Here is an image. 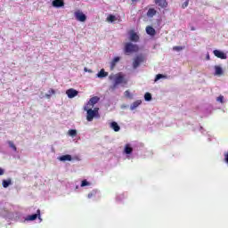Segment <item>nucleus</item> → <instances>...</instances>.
<instances>
[{
	"mask_svg": "<svg viewBox=\"0 0 228 228\" xmlns=\"http://www.w3.org/2000/svg\"><path fill=\"white\" fill-rule=\"evenodd\" d=\"M52 4L54 8H61L62 6H65V2H63V0H53Z\"/></svg>",
	"mask_w": 228,
	"mask_h": 228,
	"instance_id": "nucleus-11",
	"label": "nucleus"
},
{
	"mask_svg": "<svg viewBox=\"0 0 228 228\" xmlns=\"http://www.w3.org/2000/svg\"><path fill=\"white\" fill-rule=\"evenodd\" d=\"M84 110L87 113V122H92L94 118H101V114H99V107H95L94 110L90 107H84Z\"/></svg>",
	"mask_w": 228,
	"mask_h": 228,
	"instance_id": "nucleus-1",
	"label": "nucleus"
},
{
	"mask_svg": "<svg viewBox=\"0 0 228 228\" xmlns=\"http://www.w3.org/2000/svg\"><path fill=\"white\" fill-rule=\"evenodd\" d=\"M97 77L100 79H102V77H108V72L104 71V69H102L97 74Z\"/></svg>",
	"mask_w": 228,
	"mask_h": 228,
	"instance_id": "nucleus-19",
	"label": "nucleus"
},
{
	"mask_svg": "<svg viewBox=\"0 0 228 228\" xmlns=\"http://www.w3.org/2000/svg\"><path fill=\"white\" fill-rule=\"evenodd\" d=\"M191 31H195L194 27H191Z\"/></svg>",
	"mask_w": 228,
	"mask_h": 228,
	"instance_id": "nucleus-38",
	"label": "nucleus"
},
{
	"mask_svg": "<svg viewBox=\"0 0 228 228\" xmlns=\"http://www.w3.org/2000/svg\"><path fill=\"white\" fill-rule=\"evenodd\" d=\"M38 216H40V210H37V214H33L31 216H27L26 220L28 221H33V220H37V218H38Z\"/></svg>",
	"mask_w": 228,
	"mask_h": 228,
	"instance_id": "nucleus-15",
	"label": "nucleus"
},
{
	"mask_svg": "<svg viewBox=\"0 0 228 228\" xmlns=\"http://www.w3.org/2000/svg\"><path fill=\"white\" fill-rule=\"evenodd\" d=\"M110 127L111 129H113V131H115L116 133H118V131H120V126H118V122L113 121L110 124Z\"/></svg>",
	"mask_w": 228,
	"mask_h": 228,
	"instance_id": "nucleus-16",
	"label": "nucleus"
},
{
	"mask_svg": "<svg viewBox=\"0 0 228 228\" xmlns=\"http://www.w3.org/2000/svg\"><path fill=\"white\" fill-rule=\"evenodd\" d=\"M215 75L216 76H223L224 75V69H222V67L220 66H215Z\"/></svg>",
	"mask_w": 228,
	"mask_h": 228,
	"instance_id": "nucleus-18",
	"label": "nucleus"
},
{
	"mask_svg": "<svg viewBox=\"0 0 228 228\" xmlns=\"http://www.w3.org/2000/svg\"><path fill=\"white\" fill-rule=\"evenodd\" d=\"M224 161H225V163H227V165H228V151L224 152Z\"/></svg>",
	"mask_w": 228,
	"mask_h": 228,
	"instance_id": "nucleus-34",
	"label": "nucleus"
},
{
	"mask_svg": "<svg viewBox=\"0 0 228 228\" xmlns=\"http://www.w3.org/2000/svg\"><path fill=\"white\" fill-rule=\"evenodd\" d=\"M85 72H88V69L85 68L84 69Z\"/></svg>",
	"mask_w": 228,
	"mask_h": 228,
	"instance_id": "nucleus-39",
	"label": "nucleus"
},
{
	"mask_svg": "<svg viewBox=\"0 0 228 228\" xmlns=\"http://www.w3.org/2000/svg\"><path fill=\"white\" fill-rule=\"evenodd\" d=\"M138 51H140V46L138 45H134L131 42L125 43V45H124L125 54H134V53H138Z\"/></svg>",
	"mask_w": 228,
	"mask_h": 228,
	"instance_id": "nucleus-2",
	"label": "nucleus"
},
{
	"mask_svg": "<svg viewBox=\"0 0 228 228\" xmlns=\"http://www.w3.org/2000/svg\"><path fill=\"white\" fill-rule=\"evenodd\" d=\"M127 85V79L122 74H118L115 77V82L113 86L110 87L111 90H115L118 85Z\"/></svg>",
	"mask_w": 228,
	"mask_h": 228,
	"instance_id": "nucleus-3",
	"label": "nucleus"
},
{
	"mask_svg": "<svg viewBox=\"0 0 228 228\" xmlns=\"http://www.w3.org/2000/svg\"><path fill=\"white\" fill-rule=\"evenodd\" d=\"M133 1V3H134V1H137V0H132Z\"/></svg>",
	"mask_w": 228,
	"mask_h": 228,
	"instance_id": "nucleus-40",
	"label": "nucleus"
},
{
	"mask_svg": "<svg viewBox=\"0 0 228 228\" xmlns=\"http://www.w3.org/2000/svg\"><path fill=\"white\" fill-rule=\"evenodd\" d=\"M2 184L4 188H8L12 184V179L3 180Z\"/></svg>",
	"mask_w": 228,
	"mask_h": 228,
	"instance_id": "nucleus-22",
	"label": "nucleus"
},
{
	"mask_svg": "<svg viewBox=\"0 0 228 228\" xmlns=\"http://www.w3.org/2000/svg\"><path fill=\"white\" fill-rule=\"evenodd\" d=\"M143 61H145V56H143L142 54L135 56L133 61V69H138L140 67V65H142V63H143Z\"/></svg>",
	"mask_w": 228,
	"mask_h": 228,
	"instance_id": "nucleus-4",
	"label": "nucleus"
},
{
	"mask_svg": "<svg viewBox=\"0 0 228 228\" xmlns=\"http://www.w3.org/2000/svg\"><path fill=\"white\" fill-rule=\"evenodd\" d=\"M140 104H142V100H136L135 102H134L131 106H130V110L133 111L134 110H136L138 108V106H140Z\"/></svg>",
	"mask_w": 228,
	"mask_h": 228,
	"instance_id": "nucleus-14",
	"label": "nucleus"
},
{
	"mask_svg": "<svg viewBox=\"0 0 228 228\" xmlns=\"http://www.w3.org/2000/svg\"><path fill=\"white\" fill-rule=\"evenodd\" d=\"M163 77H165L164 75L158 74L155 77V81H159V79H163Z\"/></svg>",
	"mask_w": 228,
	"mask_h": 228,
	"instance_id": "nucleus-30",
	"label": "nucleus"
},
{
	"mask_svg": "<svg viewBox=\"0 0 228 228\" xmlns=\"http://www.w3.org/2000/svg\"><path fill=\"white\" fill-rule=\"evenodd\" d=\"M214 55L216 56V58H220V60H227V54L225 53L220 51V50H214Z\"/></svg>",
	"mask_w": 228,
	"mask_h": 228,
	"instance_id": "nucleus-8",
	"label": "nucleus"
},
{
	"mask_svg": "<svg viewBox=\"0 0 228 228\" xmlns=\"http://www.w3.org/2000/svg\"><path fill=\"white\" fill-rule=\"evenodd\" d=\"M217 102L224 103V96L220 95L219 97L216 98Z\"/></svg>",
	"mask_w": 228,
	"mask_h": 228,
	"instance_id": "nucleus-31",
	"label": "nucleus"
},
{
	"mask_svg": "<svg viewBox=\"0 0 228 228\" xmlns=\"http://www.w3.org/2000/svg\"><path fill=\"white\" fill-rule=\"evenodd\" d=\"M118 61H120V57H115L111 63H110V70H113V69H115L117 63H118Z\"/></svg>",
	"mask_w": 228,
	"mask_h": 228,
	"instance_id": "nucleus-17",
	"label": "nucleus"
},
{
	"mask_svg": "<svg viewBox=\"0 0 228 228\" xmlns=\"http://www.w3.org/2000/svg\"><path fill=\"white\" fill-rule=\"evenodd\" d=\"M0 175H4V169L0 167Z\"/></svg>",
	"mask_w": 228,
	"mask_h": 228,
	"instance_id": "nucleus-36",
	"label": "nucleus"
},
{
	"mask_svg": "<svg viewBox=\"0 0 228 228\" xmlns=\"http://www.w3.org/2000/svg\"><path fill=\"white\" fill-rule=\"evenodd\" d=\"M183 49H184V46H174L173 47V51H176L177 53H179V51H183Z\"/></svg>",
	"mask_w": 228,
	"mask_h": 228,
	"instance_id": "nucleus-29",
	"label": "nucleus"
},
{
	"mask_svg": "<svg viewBox=\"0 0 228 228\" xmlns=\"http://www.w3.org/2000/svg\"><path fill=\"white\" fill-rule=\"evenodd\" d=\"M146 33L147 35H150V37H155L156 36V29L152 28L151 26L146 27Z\"/></svg>",
	"mask_w": 228,
	"mask_h": 228,
	"instance_id": "nucleus-12",
	"label": "nucleus"
},
{
	"mask_svg": "<svg viewBox=\"0 0 228 228\" xmlns=\"http://www.w3.org/2000/svg\"><path fill=\"white\" fill-rule=\"evenodd\" d=\"M85 186H90V183L86 180H83L81 183V187L85 188Z\"/></svg>",
	"mask_w": 228,
	"mask_h": 228,
	"instance_id": "nucleus-28",
	"label": "nucleus"
},
{
	"mask_svg": "<svg viewBox=\"0 0 228 228\" xmlns=\"http://www.w3.org/2000/svg\"><path fill=\"white\" fill-rule=\"evenodd\" d=\"M75 18L79 22H86V15L85 13H83L81 11L75 12Z\"/></svg>",
	"mask_w": 228,
	"mask_h": 228,
	"instance_id": "nucleus-6",
	"label": "nucleus"
},
{
	"mask_svg": "<svg viewBox=\"0 0 228 228\" xmlns=\"http://www.w3.org/2000/svg\"><path fill=\"white\" fill-rule=\"evenodd\" d=\"M8 145L11 149H12V151H14V152H17V146H15L13 142L8 141Z\"/></svg>",
	"mask_w": 228,
	"mask_h": 228,
	"instance_id": "nucleus-25",
	"label": "nucleus"
},
{
	"mask_svg": "<svg viewBox=\"0 0 228 228\" xmlns=\"http://www.w3.org/2000/svg\"><path fill=\"white\" fill-rule=\"evenodd\" d=\"M154 3L159 6V8L165 9L168 6V2H167V0H155Z\"/></svg>",
	"mask_w": 228,
	"mask_h": 228,
	"instance_id": "nucleus-10",
	"label": "nucleus"
},
{
	"mask_svg": "<svg viewBox=\"0 0 228 228\" xmlns=\"http://www.w3.org/2000/svg\"><path fill=\"white\" fill-rule=\"evenodd\" d=\"M125 97H128V99H131V97H132L131 93L129 91H126Z\"/></svg>",
	"mask_w": 228,
	"mask_h": 228,
	"instance_id": "nucleus-33",
	"label": "nucleus"
},
{
	"mask_svg": "<svg viewBox=\"0 0 228 228\" xmlns=\"http://www.w3.org/2000/svg\"><path fill=\"white\" fill-rule=\"evenodd\" d=\"M97 195V190H93L91 192L88 193L87 197L89 199H93V197H95Z\"/></svg>",
	"mask_w": 228,
	"mask_h": 228,
	"instance_id": "nucleus-27",
	"label": "nucleus"
},
{
	"mask_svg": "<svg viewBox=\"0 0 228 228\" xmlns=\"http://www.w3.org/2000/svg\"><path fill=\"white\" fill-rule=\"evenodd\" d=\"M68 134L69 136H71L72 138H74L75 136H77V130L70 129L68 131Z\"/></svg>",
	"mask_w": 228,
	"mask_h": 228,
	"instance_id": "nucleus-21",
	"label": "nucleus"
},
{
	"mask_svg": "<svg viewBox=\"0 0 228 228\" xmlns=\"http://www.w3.org/2000/svg\"><path fill=\"white\" fill-rule=\"evenodd\" d=\"M129 35H130V37H129L130 42H134V43L140 42V36H138V34L134 32V30H130Z\"/></svg>",
	"mask_w": 228,
	"mask_h": 228,
	"instance_id": "nucleus-7",
	"label": "nucleus"
},
{
	"mask_svg": "<svg viewBox=\"0 0 228 228\" xmlns=\"http://www.w3.org/2000/svg\"><path fill=\"white\" fill-rule=\"evenodd\" d=\"M60 161H72V156L70 155H62L60 157Z\"/></svg>",
	"mask_w": 228,
	"mask_h": 228,
	"instance_id": "nucleus-20",
	"label": "nucleus"
},
{
	"mask_svg": "<svg viewBox=\"0 0 228 228\" xmlns=\"http://www.w3.org/2000/svg\"><path fill=\"white\" fill-rule=\"evenodd\" d=\"M107 20H108V22H115V20H117V17H115V15H113V14H110L107 17Z\"/></svg>",
	"mask_w": 228,
	"mask_h": 228,
	"instance_id": "nucleus-24",
	"label": "nucleus"
},
{
	"mask_svg": "<svg viewBox=\"0 0 228 228\" xmlns=\"http://www.w3.org/2000/svg\"><path fill=\"white\" fill-rule=\"evenodd\" d=\"M144 99L145 101L149 102V101H152V94H151V93H146L144 94Z\"/></svg>",
	"mask_w": 228,
	"mask_h": 228,
	"instance_id": "nucleus-26",
	"label": "nucleus"
},
{
	"mask_svg": "<svg viewBox=\"0 0 228 228\" xmlns=\"http://www.w3.org/2000/svg\"><path fill=\"white\" fill-rule=\"evenodd\" d=\"M55 94L54 89H51V90L49 91V94H50V95H53V94Z\"/></svg>",
	"mask_w": 228,
	"mask_h": 228,
	"instance_id": "nucleus-35",
	"label": "nucleus"
},
{
	"mask_svg": "<svg viewBox=\"0 0 228 228\" xmlns=\"http://www.w3.org/2000/svg\"><path fill=\"white\" fill-rule=\"evenodd\" d=\"M133 152V148L129 144H126L125 146V153L131 154Z\"/></svg>",
	"mask_w": 228,
	"mask_h": 228,
	"instance_id": "nucleus-23",
	"label": "nucleus"
},
{
	"mask_svg": "<svg viewBox=\"0 0 228 228\" xmlns=\"http://www.w3.org/2000/svg\"><path fill=\"white\" fill-rule=\"evenodd\" d=\"M158 13V11H156V9L154 8H150L147 12V17H149L150 19H152V17H154V15H156Z\"/></svg>",
	"mask_w": 228,
	"mask_h": 228,
	"instance_id": "nucleus-13",
	"label": "nucleus"
},
{
	"mask_svg": "<svg viewBox=\"0 0 228 228\" xmlns=\"http://www.w3.org/2000/svg\"><path fill=\"white\" fill-rule=\"evenodd\" d=\"M189 3H190V0H185V2L182 4V8H187Z\"/></svg>",
	"mask_w": 228,
	"mask_h": 228,
	"instance_id": "nucleus-32",
	"label": "nucleus"
},
{
	"mask_svg": "<svg viewBox=\"0 0 228 228\" xmlns=\"http://www.w3.org/2000/svg\"><path fill=\"white\" fill-rule=\"evenodd\" d=\"M66 94H67L69 99H74V97H76L77 95V94H79V92H77L74 88H70L66 91Z\"/></svg>",
	"mask_w": 228,
	"mask_h": 228,
	"instance_id": "nucleus-9",
	"label": "nucleus"
},
{
	"mask_svg": "<svg viewBox=\"0 0 228 228\" xmlns=\"http://www.w3.org/2000/svg\"><path fill=\"white\" fill-rule=\"evenodd\" d=\"M45 97H47V99H51V94H45Z\"/></svg>",
	"mask_w": 228,
	"mask_h": 228,
	"instance_id": "nucleus-37",
	"label": "nucleus"
},
{
	"mask_svg": "<svg viewBox=\"0 0 228 228\" xmlns=\"http://www.w3.org/2000/svg\"><path fill=\"white\" fill-rule=\"evenodd\" d=\"M99 101H101V98H99V96H94L88 101V102L86 103L85 108L94 109V106H95V104H97V102H99Z\"/></svg>",
	"mask_w": 228,
	"mask_h": 228,
	"instance_id": "nucleus-5",
	"label": "nucleus"
}]
</instances>
